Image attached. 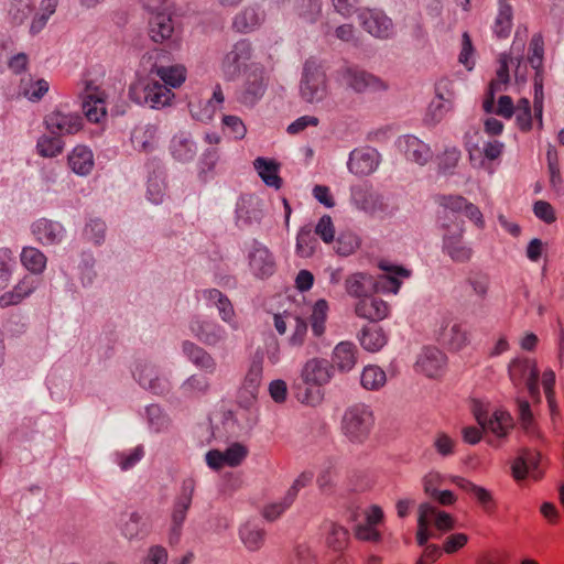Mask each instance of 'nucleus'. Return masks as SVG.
Listing matches in <instances>:
<instances>
[{"label": "nucleus", "mask_w": 564, "mask_h": 564, "mask_svg": "<svg viewBox=\"0 0 564 564\" xmlns=\"http://www.w3.org/2000/svg\"><path fill=\"white\" fill-rule=\"evenodd\" d=\"M160 79L139 78L129 88L132 101L154 109L170 105L174 97L171 88L180 87L186 79L184 73H156Z\"/></svg>", "instance_id": "nucleus-1"}, {"label": "nucleus", "mask_w": 564, "mask_h": 564, "mask_svg": "<svg viewBox=\"0 0 564 564\" xmlns=\"http://www.w3.org/2000/svg\"><path fill=\"white\" fill-rule=\"evenodd\" d=\"M350 203L356 209L380 219L390 218L397 212V207L390 204L388 197L373 191L366 183L350 187Z\"/></svg>", "instance_id": "nucleus-2"}, {"label": "nucleus", "mask_w": 564, "mask_h": 564, "mask_svg": "<svg viewBox=\"0 0 564 564\" xmlns=\"http://www.w3.org/2000/svg\"><path fill=\"white\" fill-rule=\"evenodd\" d=\"M195 488L196 484L193 478L184 479L178 495L173 500L167 530V542L170 545H176L181 541L187 513L193 502Z\"/></svg>", "instance_id": "nucleus-3"}, {"label": "nucleus", "mask_w": 564, "mask_h": 564, "mask_svg": "<svg viewBox=\"0 0 564 564\" xmlns=\"http://www.w3.org/2000/svg\"><path fill=\"white\" fill-rule=\"evenodd\" d=\"M375 424L373 413L366 404L349 406L341 419V431L349 442L355 444L365 443Z\"/></svg>", "instance_id": "nucleus-4"}, {"label": "nucleus", "mask_w": 564, "mask_h": 564, "mask_svg": "<svg viewBox=\"0 0 564 564\" xmlns=\"http://www.w3.org/2000/svg\"><path fill=\"white\" fill-rule=\"evenodd\" d=\"M486 93L482 108L487 113H496L505 119H511L514 115V105L510 96L500 95L496 105V95L507 90L511 83L510 73H496Z\"/></svg>", "instance_id": "nucleus-5"}, {"label": "nucleus", "mask_w": 564, "mask_h": 564, "mask_svg": "<svg viewBox=\"0 0 564 564\" xmlns=\"http://www.w3.org/2000/svg\"><path fill=\"white\" fill-rule=\"evenodd\" d=\"M442 251L456 263L470 261L474 254L473 248L464 241V223L453 221V225L443 223Z\"/></svg>", "instance_id": "nucleus-6"}, {"label": "nucleus", "mask_w": 564, "mask_h": 564, "mask_svg": "<svg viewBox=\"0 0 564 564\" xmlns=\"http://www.w3.org/2000/svg\"><path fill=\"white\" fill-rule=\"evenodd\" d=\"M132 373L143 389L156 395H164L172 390L170 373L161 370L155 364L147 360L138 361Z\"/></svg>", "instance_id": "nucleus-7"}, {"label": "nucleus", "mask_w": 564, "mask_h": 564, "mask_svg": "<svg viewBox=\"0 0 564 564\" xmlns=\"http://www.w3.org/2000/svg\"><path fill=\"white\" fill-rule=\"evenodd\" d=\"M508 373L514 387L524 384L531 398H539V370L534 360L517 357L510 361Z\"/></svg>", "instance_id": "nucleus-8"}, {"label": "nucleus", "mask_w": 564, "mask_h": 564, "mask_svg": "<svg viewBox=\"0 0 564 564\" xmlns=\"http://www.w3.org/2000/svg\"><path fill=\"white\" fill-rule=\"evenodd\" d=\"M191 334L202 344L209 347H223L228 339L227 329L215 321L193 316L188 323Z\"/></svg>", "instance_id": "nucleus-9"}, {"label": "nucleus", "mask_w": 564, "mask_h": 564, "mask_svg": "<svg viewBox=\"0 0 564 564\" xmlns=\"http://www.w3.org/2000/svg\"><path fill=\"white\" fill-rule=\"evenodd\" d=\"M357 17L361 28L376 39H390L395 33L392 20L382 10L362 8Z\"/></svg>", "instance_id": "nucleus-10"}, {"label": "nucleus", "mask_w": 564, "mask_h": 564, "mask_svg": "<svg viewBox=\"0 0 564 564\" xmlns=\"http://www.w3.org/2000/svg\"><path fill=\"white\" fill-rule=\"evenodd\" d=\"M34 240L44 247L61 245L66 237L64 225L57 220L39 218L31 225Z\"/></svg>", "instance_id": "nucleus-11"}, {"label": "nucleus", "mask_w": 564, "mask_h": 564, "mask_svg": "<svg viewBox=\"0 0 564 564\" xmlns=\"http://www.w3.org/2000/svg\"><path fill=\"white\" fill-rule=\"evenodd\" d=\"M248 261L252 273L258 278H268L275 271V260L267 246L253 240L248 247Z\"/></svg>", "instance_id": "nucleus-12"}, {"label": "nucleus", "mask_w": 564, "mask_h": 564, "mask_svg": "<svg viewBox=\"0 0 564 564\" xmlns=\"http://www.w3.org/2000/svg\"><path fill=\"white\" fill-rule=\"evenodd\" d=\"M248 455V448L240 443H232L225 451L212 449L205 455L206 464L214 470H219L224 466L237 467Z\"/></svg>", "instance_id": "nucleus-13"}, {"label": "nucleus", "mask_w": 564, "mask_h": 564, "mask_svg": "<svg viewBox=\"0 0 564 564\" xmlns=\"http://www.w3.org/2000/svg\"><path fill=\"white\" fill-rule=\"evenodd\" d=\"M380 164V153L370 147L357 148L349 153L347 169L358 176L372 174Z\"/></svg>", "instance_id": "nucleus-14"}, {"label": "nucleus", "mask_w": 564, "mask_h": 564, "mask_svg": "<svg viewBox=\"0 0 564 564\" xmlns=\"http://www.w3.org/2000/svg\"><path fill=\"white\" fill-rule=\"evenodd\" d=\"M200 294L208 307H215L218 311V315L224 323L232 330L239 328L234 305L226 294L218 289H205Z\"/></svg>", "instance_id": "nucleus-15"}, {"label": "nucleus", "mask_w": 564, "mask_h": 564, "mask_svg": "<svg viewBox=\"0 0 564 564\" xmlns=\"http://www.w3.org/2000/svg\"><path fill=\"white\" fill-rule=\"evenodd\" d=\"M45 128L58 137L75 134L83 128V118L78 113L54 110L44 117Z\"/></svg>", "instance_id": "nucleus-16"}, {"label": "nucleus", "mask_w": 564, "mask_h": 564, "mask_svg": "<svg viewBox=\"0 0 564 564\" xmlns=\"http://www.w3.org/2000/svg\"><path fill=\"white\" fill-rule=\"evenodd\" d=\"M397 147L404 154L408 161L420 166H424L433 158L431 147L413 134L399 137L397 140Z\"/></svg>", "instance_id": "nucleus-17"}, {"label": "nucleus", "mask_w": 564, "mask_h": 564, "mask_svg": "<svg viewBox=\"0 0 564 564\" xmlns=\"http://www.w3.org/2000/svg\"><path fill=\"white\" fill-rule=\"evenodd\" d=\"M436 98L429 106L426 121L431 124L438 123L452 107L453 84L443 78L435 87Z\"/></svg>", "instance_id": "nucleus-18"}, {"label": "nucleus", "mask_w": 564, "mask_h": 564, "mask_svg": "<svg viewBox=\"0 0 564 564\" xmlns=\"http://www.w3.org/2000/svg\"><path fill=\"white\" fill-rule=\"evenodd\" d=\"M82 109L88 121L99 123L107 115L105 93L88 83L83 96Z\"/></svg>", "instance_id": "nucleus-19"}, {"label": "nucleus", "mask_w": 564, "mask_h": 564, "mask_svg": "<svg viewBox=\"0 0 564 564\" xmlns=\"http://www.w3.org/2000/svg\"><path fill=\"white\" fill-rule=\"evenodd\" d=\"M334 375V366L326 359L312 358L302 367L300 379L319 387L329 383Z\"/></svg>", "instance_id": "nucleus-20"}, {"label": "nucleus", "mask_w": 564, "mask_h": 564, "mask_svg": "<svg viewBox=\"0 0 564 564\" xmlns=\"http://www.w3.org/2000/svg\"><path fill=\"white\" fill-rule=\"evenodd\" d=\"M300 95L306 102L322 101L327 95L325 73H303L300 82Z\"/></svg>", "instance_id": "nucleus-21"}, {"label": "nucleus", "mask_w": 564, "mask_h": 564, "mask_svg": "<svg viewBox=\"0 0 564 564\" xmlns=\"http://www.w3.org/2000/svg\"><path fill=\"white\" fill-rule=\"evenodd\" d=\"M543 58L544 40L540 33H536L531 37L525 61L521 62L518 59L517 64H514L513 58H510L509 62L503 59L500 70H508L509 67L513 66L517 68L524 67L527 69L530 67L532 70H540L543 67Z\"/></svg>", "instance_id": "nucleus-22"}, {"label": "nucleus", "mask_w": 564, "mask_h": 564, "mask_svg": "<svg viewBox=\"0 0 564 564\" xmlns=\"http://www.w3.org/2000/svg\"><path fill=\"white\" fill-rule=\"evenodd\" d=\"M242 74L243 78L237 91V97L241 104L252 106L263 96L265 84L261 73Z\"/></svg>", "instance_id": "nucleus-23"}, {"label": "nucleus", "mask_w": 564, "mask_h": 564, "mask_svg": "<svg viewBox=\"0 0 564 564\" xmlns=\"http://www.w3.org/2000/svg\"><path fill=\"white\" fill-rule=\"evenodd\" d=\"M169 151L175 161L180 163H188L195 159L197 154V145L192 133L182 130L172 137Z\"/></svg>", "instance_id": "nucleus-24"}, {"label": "nucleus", "mask_w": 564, "mask_h": 564, "mask_svg": "<svg viewBox=\"0 0 564 564\" xmlns=\"http://www.w3.org/2000/svg\"><path fill=\"white\" fill-rule=\"evenodd\" d=\"M541 454L534 449H522L512 464V475L517 480L524 479L529 474L538 479L541 476L539 466Z\"/></svg>", "instance_id": "nucleus-25"}, {"label": "nucleus", "mask_w": 564, "mask_h": 564, "mask_svg": "<svg viewBox=\"0 0 564 564\" xmlns=\"http://www.w3.org/2000/svg\"><path fill=\"white\" fill-rule=\"evenodd\" d=\"M181 349L187 360L196 368L209 375L216 371L217 361L205 348L191 340H183Z\"/></svg>", "instance_id": "nucleus-26"}, {"label": "nucleus", "mask_w": 564, "mask_h": 564, "mask_svg": "<svg viewBox=\"0 0 564 564\" xmlns=\"http://www.w3.org/2000/svg\"><path fill=\"white\" fill-rule=\"evenodd\" d=\"M40 281L31 274H24L11 291L0 296V307H9L21 303L39 288Z\"/></svg>", "instance_id": "nucleus-27"}, {"label": "nucleus", "mask_w": 564, "mask_h": 564, "mask_svg": "<svg viewBox=\"0 0 564 564\" xmlns=\"http://www.w3.org/2000/svg\"><path fill=\"white\" fill-rule=\"evenodd\" d=\"M121 534L128 540H143L151 531L150 523L141 513L133 511L120 520Z\"/></svg>", "instance_id": "nucleus-28"}, {"label": "nucleus", "mask_w": 564, "mask_h": 564, "mask_svg": "<svg viewBox=\"0 0 564 564\" xmlns=\"http://www.w3.org/2000/svg\"><path fill=\"white\" fill-rule=\"evenodd\" d=\"M446 364V356L436 347H426L422 350L416 368L430 378L437 377L442 373Z\"/></svg>", "instance_id": "nucleus-29"}, {"label": "nucleus", "mask_w": 564, "mask_h": 564, "mask_svg": "<svg viewBox=\"0 0 564 564\" xmlns=\"http://www.w3.org/2000/svg\"><path fill=\"white\" fill-rule=\"evenodd\" d=\"M340 82L357 93L386 89V84L372 73H341Z\"/></svg>", "instance_id": "nucleus-30"}, {"label": "nucleus", "mask_w": 564, "mask_h": 564, "mask_svg": "<svg viewBox=\"0 0 564 564\" xmlns=\"http://www.w3.org/2000/svg\"><path fill=\"white\" fill-rule=\"evenodd\" d=\"M388 312V304L383 300L373 296V294L359 300L355 305L356 315L370 322L386 318Z\"/></svg>", "instance_id": "nucleus-31"}, {"label": "nucleus", "mask_w": 564, "mask_h": 564, "mask_svg": "<svg viewBox=\"0 0 564 564\" xmlns=\"http://www.w3.org/2000/svg\"><path fill=\"white\" fill-rule=\"evenodd\" d=\"M67 164L76 175L87 176L95 165L94 153L86 145H76L67 155Z\"/></svg>", "instance_id": "nucleus-32"}, {"label": "nucleus", "mask_w": 564, "mask_h": 564, "mask_svg": "<svg viewBox=\"0 0 564 564\" xmlns=\"http://www.w3.org/2000/svg\"><path fill=\"white\" fill-rule=\"evenodd\" d=\"M345 285L347 293L359 300L372 295L377 290L375 278L364 272L349 275L345 281Z\"/></svg>", "instance_id": "nucleus-33"}, {"label": "nucleus", "mask_w": 564, "mask_h": 564, "mask_svg": "<svg viewBox=\"0 0 564 564\" xmlns=\"http://www.w3.org/2000/svg\"><path fill=\"white\" fill-rule=\"evenodd\" d=\"M48 89V82L32 73H25L19 85V94L33 102L40 101Z\"/></svg>", "instance_id": "nucleus-34"}, {"label": "nucleus", "mask_w": 564, "mask_h": 564, "mask_svg": "<svg viewBox=\"0 0 564 564\" xmlns=\"http://www.w3.org/2000/svg\"><path fill=\"white\" fill-rule=\"evenodd\" d=\"M251 57V43L247 40H240L232 46L231 51L226 54L223 65L227 68L240 70L241 68L249 67V61Z\"/></svg>", "instance_id": "nucleus-35"}, {"label": "nucleus", "mask_w": 564, "mask_h": 564, "mask_svg": "<svg viewBox=\"0 0 564 564\" xmlns=\"http://www.w3.org/2000/svg\"><path fill=\"white\" fill-rule=\"evenodd\" d=\"M20 262L29 274L39 276L47 265V257L36 247L25 246L20 253Z\"/></svg>", "instance_id": "nucleus-36"}, {"label": "nucleus", "mask_w": 564, "mask_h": 564, "mask_svg": "<svg viewBox=\"0 0 564 564\" xmlns=\"http://www.w3.org/2000/svg\"><path fill=\"white\" fill-rule=\"evenodd\" d=\"M173 32L174 23L172 12H161V14H155L150 18L149 34L154 42L162 43L171 39Z\"/></svg>", "instance_id": "nucleus-37"}, {"label": "nucleus", "mask_w": 564, "mask_h": 564, "mask_svg": "<svg viewBox=\"0 0 564 564\" xmlns=\"http://www.w3.org/2000/svg\"><path fill=\"white\" fill-rule=\"evenodd\" d=\"M452 481L464 491L471 494L485 511L491 512L495 509L492 495L486 488L459 476H454Z\"/></svg>", "instance_id": "nucleus-38"}, {"label": "nucleus", "mask_w": 564, "mask_h": 564, "mask_svg": "<svg viewBox=\"0 0 564 564\" xmlns=\"http://www.w3.org/2000/svg\"><path fill=\"white\" fill-rule=\"evenodd\" d=\"M264 14L256 7H247L237 13L232 20V28L240 33H248L261 25Z\"/></svg>", "instance_id": "nucleus-39"}, {"label": "nucleus", "mask_w": 564, "mask_h": 564, "mask_svg": "<svg viewBox=\"0 0 564 564\" xmlns=\"http://www.w3.org/2000/svg\"><path fill=\"white\" fill-rule=\"evenodd\" d=\"M294 395L299 402L305 405L316 406L324 399L323 388L300 379L292 386Z\"/></svg>", "instance_id": "nucleus-40"}, {"label": "nucleus", "mask_w": 564, "mask_h": 564, "mask_svg": "<svg viewBox=\"0 0 564 564\" xmlns=\"http://www.w3.org/2000/svg\"><path fill=\"white\" fill-rule=\"evenodd\" d=\"M322 530L328 547L341 552L347 546L349 532L345 527L333 521H326L323 523Z\"/></svg>", "instance_id": "nucleus-41"}, {"label": "nucleus", "mask_w": 564, "mask_h": 564, "mask_svg": "<svg viewBox=\"0 0 564 564\" xmlns=\"http://www.w3.org/2000/svg\"><path fill=\"white\" fill-rule=\"evenodd\" d=\"M210 388L212 383L206 375L194 373L181 383L180 392L185 398H200L206 395Z\"/></svg>", "instance_id": "nucleus-42"}, {"label": "nucleus", "mask_w": 564, "mask_h": 564, "mask_svg": "<svg viewBox=\"0 0 564 564\" xmlns=\"http://www.w3.org/2000/svg\"><path fill=\"white\" fill-rule=\"evenodd\" d=\"M357 347L350 341H341L337 344L333 351V366L340 371L351 370L357 361Z\"/></svg>", "instance_id": "nucleus-43"}, {"label": "nucleus", "mask_w": 564, "mask_h": 564, "mask_svg": "<svg viewBox=\"0 0 564 564\" xmlns=\"http://www.w3.org/2000/svg\"><path fill=\"white\" fill-rule=\"evenodd\" d=\"M438 340L453 350H459L467 344V335L458 323H448L438 334Z\"/></svg>", "instance_id": "nucleus-44"}, {"label": "nucleus", "mask_w": 564, "mask_h": 564, "mask_svg": "<svg viewBox=\"0 0 564 564\" xmlns=\"http://www.w3.org/2000/svg\"><path fill=\"white\" fill-rule=\"evenodd\" d=\"M253 167L258 172L265 185L279 189L282 185V178L279 176V164L265 158H257L253 161Z\"/></svg>", "instance_id": "nucleus-45"}, {"label": "nucleus", "mask_w": 564, "mask_h": 564, "mask_svg": "<svg viewBox=\"0 0 564 564\" xmlns=\"http://www.w3.org/2000/svg\"><path fill=\"white\" fill-rule=\"evenodd\" d=\"M263 376V354L257 350L251 359L243 380V388L254 395L261 384Z\"/></svg>", "instance_id": "nucleus-46"}, {"label": "nucleus", "mask_w": 564, "mask_h": 564, "mask_svg": "<svg viewBox=\"0 0 564 564\" xmlns=\"http://www.w3.org/2000/svg\"><path fill=\"white\" fill-rule=\"evenodd\" d=\"M59 0H41L39 8L32 19L30 32L32 34L40 33L48 22L50 18L55 13Z\"/></svg>", "instance_id": "nucleus-47"}, {"label": "nucleus", "mask_w": 564, "mask_h": 564, "mask_svg": "<svg viewBox=\"0 0 564 564\" xmlns=\"http://www.w3.org/2000/svg\"><path fill=\"white\" fill-rule=\"evenodd\" d=\"M264 534V530L253 522H247L239 529V536L245 546L250 551H257L261 547Z\"/></svg>", "instance_id": "nucleus-48"}, {"label": "nucleus", "mask_w": 564, "mask_h": 564, "mask_svg": "<svg viewBox=\"0 0 564 564\" xmlns=\"http://www.w3.org/2000/svg\"><path fill=\"white\" fill-rule=\"evenodd\" d=\"M327 315L328 303L325 300L316 301L310 315V325L314 337L321 338L325 334Z\"/></svg>", "instance_id": "nucleus-49"}, {"label": "nucleus", "mask_w": 564, "mask_h": 564, "mask_svg": "<svg viewBox=\"0 0 564 564\" xmlns=\"http://www.w3.org/2000/svg\"><path fill=\"white\" fill-rule=\"evenodd\" d=\"M360 345L368 351H378L387 343V337L378 326H368L362 328L359 336Z\"/></svg>", "instance_id": "nucleus-50"}, {"label": "nucleus", "mask_w": 564, "mask_h": 564, "mask_svg": "<svg viewBox=\"0 0 564 564\" xmlns=\"http://www.w3.org/2000/svg\"><path fill=\"white\" fill-rule=\"evenodd\" d=\"M512 19V7L508 2L500 3L498 14L496 17L494 24V33L500 39L508 37L513 24Z\"/></svg>", "instance_id": "nucleus-51"}, {"label": "nucleus", "mask_w": 564, "mask_h": 564, "mask_svg": "<svg viewBox=\"0 0 564 564\" xmlns=\"http://www.w3.org/2000/svg\"><path fill=\"white\" fill-rule=\"evenodd\" d=\"M386 382V372L379 366L369 365L364 368L360 376V383L366 390L377 391L381 389Z\"/></svg>", "instance_id": "nucleus-52"}, {"label": "nucleus", "mask_w": 564, "mask_h": 564, "mask_svg": "<svg viewBox=\"0 0 564 564\" xmlns=\"http://www.w3.org/2000/svg\"><path fill=\"white\" fill-rule=\"evenodd\" d=\"M145 455L143 445H138L126 451H117L112 454L113 462L121 470L127 471L133 468Z\"/></svg>", "instance_id": "nucleus-53"}, {"label": "nucleus", "mask_w": 564, "mask_h": 564, "mask_svg": "<svg viewBox=\"0 0 564 564\" xmlns=\"http://www.w3.org/2000/svg\"><path fill=\"white\" fill-rule=\"evenodd\" d=\"M64 142L56 134H43L37 139L36 152L43 158H55L63 152Z\"/></svg>", "instance_id": "nucleus-54"}, {"label": "nucleus", "mask_w": 564, "mask_h": 564, "mask_svg": "<svg viewBox=\"0 0 564 564\" xmlns=\"http://www.w3.org/2000/svg\"><path fill=\"white\" fill-rule=\"evenodd\" d=\"M512 425V417L508 412L495 411L490 417L487 419L486 425H481V427L492 432L499 437H502L507 435Z\"/></svg>", "instance_id": "nucleus-55"}, {"label": "nucleus", "mask_w": 564, "mask_h": 564, "mask_svg": "<svg viewBox=\"0 0 564 564\" xmlns=\"http://www.w3.org/2000/svg\"><path fill=\"white\" fill-rule=\"evenodd\" d=\"M166 185L161 171H153L147 182V198L158 205L163 203Z\"/></svg>", "instance_id": "nucleus-56"}, {"label": "nucleus", "mask_w": 564, "mask_h": 564, "mask_svg": "<svg viewBox=\"0 0 564 564\" xmlns=\"http://www.w3.org/2000/svg\"><path fill=\"white\" fill-rule=\"evenodd\" d=\"M131 141L137 150L150 153L156 148L155 129L150 126L135 129L132 132Z\"/></svg>", "instance_id": "nucleus-57"}, {"label": "nucleus", "mask_w": 564, "mask_h": 564, "mask_svg": "<svg viewBox=\"0 0 564 564\" xmlns=\"http://www.w3.org/2000/svg\"><path fill=\"white\" fill-rule=\"evenodd\" d=\"M147 420L149 427L155 432L160 433L170 426V417L162 408L158 404H151L145 409Z\"/></svg>", "instance_id": "nucleus-58"}, {"label": "nucleus", "mask_w": 564, "mask_h": 564, "mask_svg": "<svg viewBox=\"0 0 564 564\" xmlns=\"http://www.w3.org/2000/svg\"><path fill=\"white\" fill-rule=\"evenodd\" d=\"M188 109L194 120L207 123L216 112V105L213 104V100L189 101Z\"/></svg>", "instance_id": "nucleus-59"}, {"label": "nucleus", "mask_w": 564, "mask_h": 564, "mask_svg": "<svg viewBox=\"0 0 564 564\" xmlns=\"http://www.w3.org/2000/svg\"><path fill=\"white\" fill-rule=\"evenodd\" d=\"M33 11L32 0H11L8 9V15L11 23L22 24Z\"/></svg>", "instance_id": "nucleus-60"}, {"label": "nucleus", "mask_w": 564, "mask_h": 564, "mask_svg": "<svg viewBox=\"0 0 564 564\" xmlns=\"http://www.w3.org/2000/svg\"><path fill=\"white\" fill-rule=\"evenodd\" d=\"M317 245V239L311 229L302 228L296 237L295 252L301 258H310L313 256Z\"/></svg>", "instance_id": "nucleus-61"}, {"label": "nucleus", "mask_w": 564, "mask_h": 564, "mask_svg": "<svg viewBox=\"0 0 564 564\" xmlns=\"http://www.w3.org/2000/svg\"><path fill=\"white\" fill-rule=\"evenodd\" d=\"M237 214L249 223H259L262 218L261 202L258 198L250 197L242 199L238 205Z\"/></svg>", "instance_id": "nucleus-62"}, {"label": "nucleus", "mask_w": 564, "mask_h": 564, "mask_svg": "<svg viewBox=\"0 0 564 564\" xmlns=\"http://www.w3.org/2000/svg\"><path fill=\"white\" fill-rule=\"evenodd\" d=\"M466 283L473 290V293L479 299H486L490 285V278L487 273L482 271H471L467 279Z\"/></svg>", "instance_id": "nucleus-63"}, {"label": "nucleus", "mask_w": 564, "mask_h": 564, "mask_svg": "<svg viewBox=\"0 0 564 564\" xmlns=\"http://www.w3.org/2000/svg\"><path fill=\"white\" fill-rule=\"evenodd\" d=\"M107 226L100 218H93L84 228V237L96 246L105 242Z\"/></svg>", "instance_id": "nucleus-64"}]
</instances>
